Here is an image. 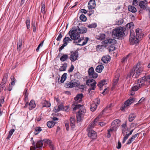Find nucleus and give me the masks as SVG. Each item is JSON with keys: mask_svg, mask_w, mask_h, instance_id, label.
I'll return each instance as SVG.
<instances>
[{"mask_svg": "<svg viewBox=\"0 0 150 150\" xmlns=\"http://www.w3.org/2000/svg\"><path fill=\"white\" fill-rule=\"evenodd\" d=\"M60 110H63L64 109L63 104V103H61L58 106Z\"/></svg>", "mask_w": 150, "mask_h": 150, "instance_id": "60", "label": "nucleus"}, {"mask_svg": "<svg viewBox=\"0 0 150 150\" xmlns=\"http://www.w3.org/2000/svg\"><path fill=\"white\" fill-rule=\"evenodd\" d=\"M70 123L71 124V127H73L74 126L75 121L74 120V116H72L70 117Z\"/></svg>", "mask_w": 150, "mask_h": 150, "instance_id": "30", "label": "nucleus"}, {"mask_svg": "<svg viewBox=\"0 0 150 150\" xmlns=\"http://www.w3.org/2000/svg\"><path fill=\"white\" fill-rule=\"evenodd\" d=\"M74 69V66L73 65H71L69 68V70H68V72H71L73 71Z\"/></svg>", "mask_w": 150, "mask_h": 150, "instance_id": "59", "label": "nucleus"}, {"mask_svg": "<svg viewBox=\"0 0 150 150\" xmlns=\"http://www.w3.org/2000/svg\"><path fill=\"white\" fill-rule=\"evenodd\" d=\"M61 61L63 62L66 60V54H63L60 58Z\"/></svg>", "mask_w": 150, "mask_h": 150, "instance_id": "52", "label": "nucleus"}, {"mask_svg": "<svg viewBox=\"0 0 150 150\" xmlns=\"http://www.w3.org/2000/svg\"><path fill=\"white\" fill-rule=\"evenodd\" d=\"M125 30V28L121 27L115 28L112 32V35L118 38L123 36L125 35L124 31Z\"/></svg>", "mask_w": 150, "mask_h": 150, "instance_id": "6", "label": "nucleus"}, {"mask_svg": "<svg viewBox=\"0 0 150 150\" xmlns=\"http://www.w3.org/2000/svg\"><path fill=\"white\" fill-rule=\"evenodd\" d=\"M43 143L42 140L38 141L36 144L35 146H34L35 148L40 149L42 147Z\"/></svg>", "mask_w": 150, "mask_h": 150, "instance_id": "20", "label": "nucleus"}, {"mask_svg": "<svg viewBox=\"0 0 150 150\" xmlns=\"http://www.w3.org/2000/svg\"><path fill=\"white\" fill-rule=\"evenodd\" d=\"M78 110L76 114V117L78 122H81L86 112V109L83 105L80 104L76 105L73 108V110Z\"/></svg>", "mask_w": 150, "mask_h": 150, "instance_id": "3", "label": "nucleus"}, {"mask_svg": "<svg viewBox=\"0 0 150 150\" xmlns=\"http://www.w3.org/2000/svg\"><path fill=\"white\" fill-rule=\"evenodd\" d=\"M134 99L132 97H130L127 101H126L124 105L121 108V110H123L127 106H129L134 101Z\"/></svg>", "mask_w": 150, "mask_h": 150, "instance_id": "10", "label": "nucleus"}, {"mask_svg": "<svg viewBox=\"0 0 150 150\" xmlns=\"http://www.w3.org/2000/svg\"><path fill=\"white\" fill-rule=\"evenodd\" d=\"M147 1L146 0H144L140 2L139 6L141 8L145 10L147 8Z\"/></svg>", "mask_w": 150, "mask_h": 150, "instance_id": "16", "label": "nucleus"}, {"mask_svg": "<svg viewBox=\"0 0 150 150\" xmlns=\"http://www.w3.org/2000/svg\"><path fill=\"white\" fill-rule=\"evenodd\" d=\"M62 33L61 32L59 33L58 37L57 38V40L58 41H60L61 40V38H62Z\"/></svg>", "mask_w": 150, "mask_h": 150, "instance_id": "57", "label": "nucleus"}, {"mask_svg": "<svg viewBox=\"0 0 150 150\" xmlns=\"http://www.w3.org/2000/svg\"><path fill=\"white\" fill-rule=\"evenodd\" d=\"M42 141L44 144H50V143L51 142V141L50 140L47 139H45L42 140Z\"/></svg>", "mask_w": 150, "mask_h": 150, "instance_id": "44", "label": "nucleus"}, {"mask_svg": "<svg viewBox=\"0 0 150 150\" xmlns=\"http://www.w3.org/2000/svg\"><path fill=\"white\" fill-rule=\"evenodd\" d=\"M48 144L52 150H54V148L53 145L52 144V142L50 143V144Z\"/></svg>", "mask_w": 150, "mask_h": 150, "instance_id": "64", "label": "nucleus"}, {"mask_svg": "<svg viewBox=\"0 0 150 150\" xmlns=\"http://www.w3.org/2000/svg\"><path fill=\"white\" fill-rule=\"evenodd\" d=\"M120 120L118 119L115 120L112 122L110 128L108 130L107 137L108 138L110 137L112 134L116 130L118 126L120 125Z\"/></svg>", "mask_w": 150, "mask_h": 150, "instance_id": "4", "label": "nucleus"}, {"mask_svg": "<svg viewBox=\"0 0 150 150\" xmlns=\"http://www.w3.org/2000/svg\"><path fill=\"white\" fill-rule=\"evenodd\" d=\"M128 9L129 11L133 13H135L137 11L136 8L132 6H128Z\"/></svg>", "mask_w": 150, "mask_h": 150, "instance_id": "29", "label": "nucleus"}, {"mask_svg": "<svg viewBox=\"0 0 150 150\" xmlns=\"http://www.w3.org/2000/svg\"><path fill=\"white\" fill-rule=\"evenodd\" d=\"M123 21L124 20L123 19H120L118 21L117 23V24L118 25H121L123 23Z\"/></svg>", "mask_w": 150, "mask_h": 150, "instance_id": "50", "label": "nucleus"}, {"mask_svg": "<svg viewBox=\"0 0 150 150\" xmlns=\"http://www.w3.org/2000/svg\"><path fill=\"white\" fill-rule=\"evenodd\" d=\"M78 57V54L76 52H74L72 53L70 57V58L72 62H74Z\"/></svg>", "mask_w": 150, "mask_h": 150, "instance_id": "17", "label": "nucleus"}, {"mask_svg": "<svg viewBox=\"0 0 150 150\" xmlns=\"http://www.w3.org/2000/svg\"><path fill=\"white\" fill-rule=\"evenodd\" d=\"M80 20L83 21H86L87 20L86 17L83 14H81L80 16Z\"/></svg>", "mask_w": 150, "mask_h": 150, "instance_id": "43", "label": "nucleus"}, {"mask_svg": "<svg viewBox=\"0 0 150 150\" xmlns=\"http://www.w3.org/2000/svg\"><path fill=\"white\" fill-rule=\"evenodd\" d=\"M133 130H134L133 129L132 130H131L130 132H129V133L127 134L126 136H125L124 137L123 140L122 141V143H124L126 141V140L128 138L129 136L130 135H131L132 134V133Z\"/></svg>", "mask_w": 150, "mask_h": 150, "instance_id": "31", "label": "nucleus"}, {"mask_svg": "<svg viewBox=\"0 0 150 150\" xmlns=\"http://www.w3.org/2000/svg\"><path fill=\"white\" fill-rule=\"evenodd\" d=\"M71 38L74 40V42L77 45L83 46L85 45L89 40L88 37L79 38L80 35L76 29H72L69 33Z\"/></svg>", "mask_w": 150, "mask_h": 150, "instance_id": "1", "label": "nucleus"}, {"mask_svg": "<svg viewBox=\"0 0 150 150\" xmlns=\"http://www.w3.org/2000/svg\"><path fill=\"white\" fill-rule=\"evenodd\" d=\"M42 8H41V12L42 13L44 14L45 13V1H42L41 3Z\"/></svg>", "mask_w": 150, "mask_h": 150, "instance_id": "35", "label": "nucleus"}, {"mask_svg": "<svg viewBox=\"0 0 150 150\" xmlns=\"http://www.w3.org/2000/svg\"><path fill=\"white\" fill-rule=\"evenodd\" d=\"M139 135V133H137L134 135L132 136L131 138L129 139L128 140L127 144H131L134 140Z\"/></svg>", "mask_w": 150, "mask_h": 150, "instance_id": "18", "label": "nucleus"}, {"mask_svg": "<svg viewBox=\"0 0 150 150\" xmlns=\"http://www.w3.org/2000/svg\"><path fill=\"white\" fill-rule=\"evenodd\" d=\"M121 144L120 142H118L117 143V148L118 149H119L121 148Z\"/></svg>", "mask_w": 150, "mask_h": 150, "instance_id": "62", "label": "nucleus"}, {"mask_svg": "<svg viewBox=\"0 0 150 150\" xmlns=\"http://www.w3.org/2000/svg\"><path fill=\"white\" fill-rule=\"evenodd\" d=\"M43 107L49 108L50 106L51 103L46 100H43L42 103Z\"/></svg>", "mask_w": 150, "mask_h": 150, "instance_id": "23", "label": "nucleus"}, {"mask_svg": "<svg viewBox=\"0 0 150 150\" xmlns=\"http://www.w3.org/2000/svg\"><path fill=\"white\" fill-rule=\"evenodd\" d=\"M126 26L127 29H132L134 28V25L133 23L131 22L127 24Z\"/></svg>", "mask_w": 150, "mask_h": 150, "instance_id": "32", "label": "nucleus"}, {"mask_svg": "<svg viewBox=\"0 0 150 150\" xmlns=\"http://www.w3.org/2000/svg\"><path fill=\"white\" fill-rule=\"evenodd\" d=\"M60 110L59 107L57 106H55L54 107L53 111L55 112H57L59 111H60Z\"/></svg>", "mask_w": 150, "mask_h": 150, "instance_id": "53", "label": "nucleus"}, {"mask_svg": "<svg viewBox=\"0 0 150 150\" xmlns=\"http://www.w3.org/2000/svg\"><path fill=\"white\" fill-rule=\"evenodd\" d=\"M59 70L60 71H65L66 70V64L65 63H64V64H63L60 67Z\"/></svg>", "mask_w": 150, "mask_h": 150, "instance_id": "46", "label": "nucleus"}, {"mask_svg": "<svg viewBox=\"0 0 150 150\" xmlns=\"http://www.w3.org/2000/svg\"><path fill=\"white\" fill-rule=\"evenodd\" d=\"M56 122H54L53 121H50L48 122L47 124L49 128H51L54 125Z\"/></svg>", "mask_w": 150, "mask_h": 150, "instance_id": "25", "label": "nucleus"}, {"mask_svg": "<svg viewBox=\"0 0 150 150\" xmlns=\"http://www.w3.org/2000/svg\"><path fill=\"white\" fill-rule=\"evenodd\" d=\"M98 123V125L101 127H103V126H105L106 124V123L104 122H99Z\"/></svg>", "mask_w": 150, "mask_h": 150, "instance_id": "61", "label": "nucleus"}, {"mask_svg": "<svg viewBox=\"0 0 150 150\" xmlns=\"http://www.w3.org/2000/svg\"><path fill=\"white\" fill-rule=\"evenodd\" d=\"M110 57L109 56L103 57L102 58V60L104 63H107L110 60Z\"/></svg>", "mask_w": 150, "mask_h": 150, "instance_id": "24", "label": "nucleus"}, {"mask_svg": "<svg viewBox=\"0 0 150 150\" xmlns=\"http://www.w3.org/2000/svg\"><path fill=\"white\" fill-rule=\"evenodd\" d=\"M104 34H100L99 35L97 36L96 38L100 40H102L105 39V36Z\"/></svg>", "mask_w": 150, "mask_h": 150, "instance_id": "33", "label": "nucleus"}, {"mask_svg": "<svg viewBox=\"0 0 150 150\" xmlns=\"http://www.w3.org/2000/svg\"><path fill=\"white\" fill-rule=\"evenodd\" d=\"M122 133L123 136H125L127 134L128 131V128L126 123L123 124L122 125Z\"/></svg>", "mask_w": 150, "mask_h": 150, "instance_id": "14", "label": "nucleus"}, {"mask_svg": "<svg viewBox=\"0 0 150 150\" xmlns=\"http://www.w3.org/2000/svg\"><path fill=\"white\" fill-rule=\"evenodd\" d=\"M140 65V63H138L134 70H132L130 72V76L133 75L132 77H133L134 78V76L135 72H136L135 77L136 78H138L143 71V68L141 67H139Z\"/></svg>", "mask_w": 150, "mask_h": 150, "instance_id": "7", "label": "nucleus"}, {"mask_svg": "<svg viewBox=\"0 0 150 150\" xmlns=\"http://www.w3.org/2000/svg\"><path fill=\"white\" fill-rule=\"evenodd\" d=\"M108 81L107 80H103L99 83L98 86L100 88H101L103 85L107 84Z\"/></svg>", "mask_w": 150, "mask_h": 150, "instance_id": "26", "label": "nucleus"}, {"mask_svg": "<svg viewBox=\"0 0 150 150\" xmlns=\"http://www.w3.org/2000/svg\"><path fill=\"white\" fill-rule=\"evenodd\" d=\"M84 86L83 85H80V83L77 86V89L83 90L84 88Z\"/></svg>", "mask_w": 150, "mask_h": 150, "instance_id": "54", "label": "nucleus"}, {"mask_svg": "<svg viewBox=\"0 0 150 150\" xmlns=\"http://www.w3.org/2000/svg\"><path fill=\"white\" fill-rule=\"evenodd\" d=\"M26 25L27 28L28 29L30 27V20L29 19L26 20Z\"/></svg>", "mask_w": 150, "mask_h": 150, "instance_id": "48", "label": "nucleus"}, {"mask_svg": "<svg viewBox=\"0 0 150 150\" xmlns=\"http://www.w3.org/2000/svg\"><path fill=\"white\" fill-rule=\"evenodd\" d=\"M136 117V115L134 114H130L129 117V121L131 122Z\"/></svg>", "mask_w": 150, "mask_h": 150, "instance_id": "36", "label": "nucleus"}, {"mask_svg": "<svg viewBox=\"0 0 150 150\" xmlns=\"http://www.w3.org/2000/svg\"><path fill=\"white\" fill-rule=\"evenodd\" d=\"M75 29L79 35L80 34L86 33L87 30V28L86 27L82 26L81 25H79L78 26L77 28Z\"/></svg>", "mask_w": 150, "mask_h": 150, "instance_id": "11", "label": "nucleus"}, {"mask_svg": "<svg viewBox=\"0 0 150 150\" xmlns=\"http://www.w3.org/2000/svg\"><path fill=\"white\" fill-rule=\"evenodd\" d=\"M100 99H99L97 98L95 100L93 103H95L96 104H97L98 105L100 104Z\"/></svg>", "mask_w": 150, "mask_h": 150, "instance_id": "56", "label": "nucleus"}, {"mask_svg": "<svg viewBox=\"0 0 150 150\" xmlns=\"http://www.w3.org/2000/svg\"><path fill=\"white\" fill-rule=\"evenodd\" d=\"M42 130L40 127H37L35 129V131L34 132L35 135H37Z\"/></svg>", "mask_w": 150, "mask_h": 150, "instance_id": "39", "label": "nucleus"}, {"mask_svg": "<svg viewBox=\"0 0 150 150\" xmlns=\"http://www.w3.org/2000/svg\"><path fill=\"white\" fill-rule=\"evenodd\" d=\"M22 45V41L21 40H19L18 42L17 49L19 51L20 50L21 48Z\"/></svg>", "mask_w": 150, "mask_h": 150, "instance_id": "40", "label": "nucleus"}, {"mask_svg": "<svg viewBox=\"0 0 150 150\" xmlns=\"http://www.w3.org/2000/svg\"><path fill=\"white\" fill-rule=\"evenodd\" d=\"M88 136L91 138L93 139H96L97 136L96 132L93 130L89 129L88 133Z\"/></svg>", "mask_w": 150, "mask_h": 150, "instance_id": "12", "label": "nucleus"}, {"mask_svg": "<svg viewBox=\"0 0 150 150\" xmlns=\"http://www.w3.org/2000/svg\"><path fill=\"white\" fill-rule=\"evenodd\" d=\"M86 85L91 86V88H89L88 91L90 92L91 90H94L96 88V83L95 80L93 79H90L87 80L86 82Z\"/></svg>", "mask_w": 150, "mask_h": 150, "instance_id": "8", "label": "nucleus"}, {"mask_svg": "<svg viewBox=\"0 0 150 150\" xmlns=\"http://www.w3.org/2000/svg\"><path fill=\"white\" fill-rule=\"evenodd\" d=\"M79 82L76 80H72L71 82L66 83V88H72L76 87V89H77V86L79 84Z\"/></svg>", "mask_w": 150, "mask_h": 150, "instance_id": "9", "label": "nucleus"}, {"mask_svg": "<svg viewBox=\"0 0 150 150\" xmlns=\"http://www.w3.org/2000/svg\"><path fill=\"white\" fill-rule=\"evenodd\" d=\"M29 105V109L30 110H32L34 108H35L36 105L35 103V102L34 100H31L30 103L28 104Z\"/></svg>", "mask_w": 150, "mask_h": 150, "instance_id": "19", "label": "nucleus"}, {"mask_svg": "<svg viewBox=\"0 0 150 150\" xmlns=\"http://www.w3.org/2000/svg\"><path fill=\"white\" fill-rule=\"evenodd\" d=\"M98 105L95 103H92L91 105L90 109L92 111H94L96 109Z\"/></svg>", "mask_w": 150, "mask_h": 150, "instance_id": "28", "label": "nucleus"}, {"mask_svg": "<svg viewBox=\"0 0 150 150\" xmlns=\"http://www.w3.org/2000/svg\"><path fill=\"white\" fill-rule=\"evenodd\" d=\"M103 68L104 67L103 66L101 65H100L96 67V71L100 73L102 72Z\"/></svg>", "mask_w": 150, "mask_h": 150, "instance_id": "27", "label": "nucleus"}, {"mask_svg": "<svg viewBox=\"0 0 150 150\" xmlns=\"http://www.w3.org/2000/svg\"><path fill=\"white\" fill-rule=\"evenodd\" d=\"M113 41H115L114 39L113 40L112 39L109 38L104 40L103 42L105 44H107L108 43H111Z\"/></svg>", "mask_w": 150, "mask_h": 150, "instance_id": "41", "label": "nucleus"}, {"mask_svg": "<svg viewBox=\"0 0 150 150\" xmlns=\"http://www.w3.org/2000/svg\"><path fill=\"white\" fill-rule=\"evenodd\" d=\"M8 76V74L7 73H6L4 74L1 84H2L3 85H5V84L6 83Z\"/></svg>", "mask_w": 150, "mask_h": 150, "instance_id": "22", "label": "nucleus"}, {"mask_svg": "<svg viewBox=\"0 0 150 150\" xmlns=\"http://www.w3.org/2000/svg\"><path fill=\"white\" fill-rule=\"evenodd\" d=\"M83 97V95L82 93L78 94L74 98V100L77 101V102L80 103L81 101V99Z\"/></svg>", "mask_w": 150, "mask_h": 150, "instance_id": "21", "label": "nucleus"}, {"mask_svg": "<svg viewBox=\"0 0 150 150\" xmlns=\"http://www.w3.org/2000/svg\"><path fill=\"white\" fill-rule=\"evenodd\" d=\"M63 42L64 43V44L60 47L58 49V50L59 52H60L62 50H63L64 48V47L66 46V37H65L64 38Z\"/></svg>", "mask_w": 150, "mask_h": 150, "instance_id": "34", "label": "nucleus"}, {"mask_svg": "<svg viewBox=\"0 0 150 150\" xmlns=\"http://www.w3.org/2000/svg\"><path fill=\"white\" fill-rule=\"evenodd\" d=\"M101 116L100 115H99L93 121L90 123L88 126V128L90 129L91 128H93L94 126L96 125V124L97 123V122L98 121V120L100 118Z\"/></svg>", "mask_w": 150, "mask_h": 150, "instance_id": "13", "label": "nucleus"}, {"mask_svg": "<svg viewBox=\"0 0 150 150\" xmlns=\"http://www.w3.org/2000/svg\"><path fill=\"white\" fill-rule=\"evenodd\" d=\"M139 88L137 84L133 86L132 88V90L133 91H136L138 90Z\"/></svg>", "mask_w": 150, "mask_h": 150, "instance_id": "47", "label": "nucleus"}, {"mask_svg": "<svg viewBox=\"0 0 150 150\" xmlns=\"http://www.w3.org/2000/svg\"><path fill=\"white\" fill-rule=\"evenodd\" d=\"M94 70L93 67L90 68L88 71V74L89 76H91V75L94 73Z\"/></svg>", "mask_w": 150, "mask_h": 150, "instance_id": "42", "label": "nucleus"}, {"mask_svg": "<svg viewBox=\"0 0 150 150\" xmlns=\"http://www.w3.org/2000/svg\"><path fill=\"white\" fill-rule=\"evenodd\" d=\"M14 131L15 129H11L10 130L8 133V135L6 138L8 140L11 138V136L13 134Z\"/></svg>", "mask_w": 150, "mask_h": 150, "instance_id": "37", "label": "nucleus"}, {"mask_svg": "<svg viewBox=\"0 0 150 150\" xmlns=\"http://www.w3.org/2000/svg\"><path fill=\"white\" fill-rule=\"evenodd\" d=\"M129 56V55L128 54L123 59H122V63H125L127 62Z\"/></svg>", "mask_w": 150, "mask_h": 150, "instance_id": "55", "label": "nucleus"}, {"mask_svg": "<svg viewBox=\"0 0 150 150\" xmlns=\"http://www.w3.org/2000/svg\"><path fill=\"white\" fill-rule=\"evenodd\" d=\"M59 79H58L60 83H63L66 80V73H64L62 75L60 80L59 81Z\"/></svg>", "mask_w": 150, "mask_h": 150, "instance_id": "38", "label": "nucleus"}, {"mask_svg": "<svg viewBox=\"0 0 150 150\" xmlns=\"http://www.w3.org/2000/svg\"><path fill=\"white\" fill-rule=\"evenodd\" d=\"M138 83L141 84H137L140 88L146 85H148L150 84V75L148 76H144L142 78L138 80Z\"/></svg>", "mask_w": 150, "mask_h": 150, "instance_id": "5", "label": "nucleus"}, {"mask_svg": "<svg viewBox=\"0 0 150 150\" xmlns=\"http://www.w3.org/2000/svg\"><path fill=\"white\" fill-rule=\"evenodd\" d=\"M97 26V24L96 23H92L91 24L88 25V27L90 28H94Z\"/></svg>", "mask_w": 150, "mask_h": 150, "instance_id": "45", "label": "nucleus"}, {"mask_svg": "<svg viewBox=\"0 0 150 150\" xmlns=\"http://www.w3.org/2000/svg\"><path fill=\"white\" fill-rule=\"evenodd\" d=\"M119 79L118 78H117L116 79H114L113 83V87L117 85V84L118 82Z\"/></svg>", "mask_w": 150, "mask_h": 150, "instance_id": "51", "label": "nucleus"}, {"mask_svg": "<svg viewBox=\"0 0 150 150\" xmlns=\"http://www.w3.org/2000/svg\"><path fill=\"white\" fill-rule=\"evenodd\" d=\"M140 0H134L133 1V4L135 6H137L140 4Z\"/></svg>", "mask_w": 150, "mask_h": 150, "instance_id": "49", "label": "nucleus"}, {"mask_svg": "<svg viewBox=\"0 0 150 150\" xmlns=\"http://www.w3.org/2000/svg\"><path fill=\"white\" fill-rule=\"evenodd\" d=\"M96 6L95 0H90L88 4V7L89 9H92L95 8Z\"/></svg>", "mask_w": 150, "mask_h": 150, "instance_id": "15", "label": "nucleus"}, {"mask_svg": "<svg viewBox=\"0 0 150 150\" xmlns=\"http://www.w3.org/2000/svg\"><path fill=\"white\" fill-rule=\"evenodd\" d=\"M91 76L94 79L96 78L98 76V74L97 73L94 72L93 74V75H91Z\"/></svg>", "mask_w": 150, "mask_h": 150, "instance_id": "58", "label": "nucleus"}, {"mask_svg": "<svg viewBox=\"0 0 150 150\" xmlns=\"http://www.w3.org/2000/svg\"><path fill=\"white\" fill-rule=\"evenodd\" d=\"M135 32L136 36L133 35L132 33H131L129 41L131 45L137 43L139 40H141L142 38L143 35L141 29L137 28Z\"/></svg>", "mask_w": 150, "mask_h": 150, "instance_id": "2", "label": "nucleus"}, {"mask_svg": "<svg viewBox=\"0 0 150 150\" xmlns=\"http://www.w3.org/2000/svg\"><path fill=\"white\" fill-rule=\"evenodd\" d=\"M5 85H3L2 84H0V92L3 91Z\"/></svg>", "mask_w": 150, "mask_h": 150, "instance_id": "63", "label": "nucleus"}]
</instances>
